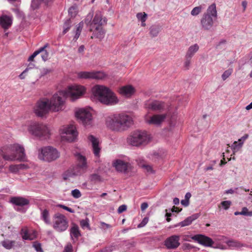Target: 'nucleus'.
<instances>
[{
  "label": "nucleus",
  "instance_id": "1",
  "mask_svg": "<svg viewBox=\"0 0 252 252\" xmlns=\"http://www.w3.org/2000/svg\"><path fill=\"white\" fill-rule=\"evenodd\" d=\"M85 92L84 87L80 85L69 86L66 90L58 91L50 99L39 101L37 102L34 113L40 117H44L50 110L57 112L64 108L66 98L70 97L72 101L78 98Z\"/></svg>",
  "mask_w": 252,
  "mask_h": 252
},
{
  "label": "nucleus",
  "instance_id": "2",
  "mask_svg": "<svg viewBox=\"0 0 252 252\" xmlns=\"http://www.w3.org/2000/svg\"><path fill=\"white\" fill-rule=\"evenodd\" d=\"M106 126L114 131H122L127 129L133 124L132 118L124 113L114 114L106 119Z\"/></svg>",
  "mask_w": 252,
  "mask_h": 252
},
{
  "label": "nucleus",
  "instance_id": "3",
  "mask_svg": "<svg viewBox=\"0 0 252 252\" xmlns=\"http://www.w3.org/2000/svg\"><path fill=\"white\" fill-rule=\"evenodd\" d=\"M92 93L94 97L105 105H114L118 101L114 93L108 88L104 86H94L92 88Z\"/></svg>",
  "mask_w": 252,
  "mask_h": 252
},
{
  "label": "nucleus",
  "instance_id": "4",
  "mask_svg": "<svg viewBox=\"0 0 252 252\" xmlns=\"http://www.w3.org/2000/svg\"><path fill=\"white\" fill-rule=\"evenodd\" d=\"M1 155L5 160L13 161L17 160L20 161L27 160L25 149L23 146L18 144L10 145L6 149L1 150Z\"/></svg>",
  "mask_w": 252,
  "mask_h": 252
},
{
  "label": "nucleus",
  "instance_id": "5",
  "mask_svg": "<svg viewBox=\"0 0 252 252\" xmlns=\"http://www.w3.org/2000/svg\"><path fill=\"white\" fill-rule=\"evenodd\" d=\"M217 17V12L215 3H213L207 8L201 19V25L204 30L211 29L214 24V20Z\"/></svg>",
  "mask_w": 252,
  "mask_h": 252
},
{
  "label": "nucleus",
  "instance_id": "6",
  "mask_svg": "<svg viewBox=\"0 0 252 252\" xmlns=\"http://www.w3.org/2000/svg\"><path fill=\"white\" fill-rule=\"evenodd\" d=\"M29 132L40 139H46L50 136L49 128L45 125L37 122L31 124L28 128Z\"/></svg>",
  "mask_w": 252,
  "mask_h": 252
},
{
  "label": "nucleus",
  "instance_id": "7",
  "mask_svg": "<svg viewBox=\"0 0 252 252\" xmlns=\"http://www.w3.org/2000/svg\"><path fill=\"white\" fill-rule=\"evenodd\" d=\"M149 140V137L146 132L140 130L133 131L127 138L128 143L132 146L136 147L147 144Z\"/></svg>",
  "mask_w": 252,
  "mask_h": 252
},
{
  "label": "nucleus",
  "instance_id": "8",
  "mask_svg": "<svg viewBox=\"0 0 252 252\" xmlns=\"http://www.w3.org/2000/svg\"><path fill=\"white\" fill-rule=\"evenodd\" d=\"M60 157V153L55 148L46 147L39 150L38 158L44 161L51 162L56 160Z\"/></svg>",
  "mask_w": 252,
  "mask_h": 252
},
{
  "label": "nucleus",
  "instance_id": "9",
  "mask_svg": "<svg viewBox=\"0 0 252 252\" xmlns=\"http://www.w3.org/2000/svg\"><path fill=\"white\" fill-rule=\"evenodd\" d=\"M53 227L57 232H62L67 229L68 221L64 215L56 213L53 216Z\"/></svg>",
  "mask_w": 252,
  "mask_h": 252
},
{
  "label": "nucleus",
  "instance_id": "10",
  "mask_svg": "<svg viewBox=\"0 0 252 252\" xmlns=\"http://www.w3.org/2000/svg\"><path fill=\"white\" fill-rule=\"evenodd\" d=\"M76 117L85 126H91L92 123V115L90 112L85 109H80L76 112Z\"/></svg>",
  "mask_w": 252,
  "mask_h": 252
},
{
  "label": "nucleus",
  "instance_id": "11",
  "mask_svg": "<svg viewBox=\"0 0 252 252\" xmlns=\"http://www.w3.org/2000/svg\"><path fill=\"white\" fill-rule=\"evenodd\" d=\"M10 202L12 204L18 206L17 208L15 207L16 210L22 213H25L26 211V210L23 208V207L28 205L30 203L28 199L20 196L11 197Z\"/></svg>",
  "mask_w": 252,
  "mask_h": 252
},
{
  "label": "nucleus",
  "instance_id": "12",
  "mask_svg": "<svg viewBox=\"0 0 252 252\" xmlns=\"http://www.w3.org/2000/svg\"><path fill=\"white\" fill-rule=\"evenodd\" d=\"M62 133L65 134V135L63 136V138L70 142L75 141L78 136V132L76 128L72 125L63 128Z\"/></svg>",
  "mask_w": 252,
  "mask_h": 252
},
{
  "label": "nucleus",
  "instance_id": "13",
  "mask_svg": "<svg viewBox=\"0 0 252 252\" xmlns=\"http://www.w3.org/2000/svg\"><path fill=\"white\" fill-rule=\"evenodd\" d=\"M191 238L205 247H212L214 243L211 238L202 234L195 235L192 236Z\"/></svg>",
  "mask_w": 252,
  "mask_h": 252
},
{
  "label": "nucleus",
  "instance_id": "14",
  "mask_svg": "<svg viewBox=\"0 0 252 252\" xmlns=\"http://www.w3.org/2000/svg\"><path fill=\"white\" fill-rule=\"evenodd\" d=\"M107 21V18L105 17H103L101 12L99 11H97L93 19L92 24L94 25V28H95L96 26L101 27L106 25Z\"/></svg>",
  "mask_w": 252,
  "mask_h": 252
},
{
  "label": "nucleus",
  "instance_id": "15",
  "mask_svg": "<svg viewBox=\"0 0 252 252\" xmlns=\"http://www.w3.org/2000/svg\"><path fill=\"white\" fill-rule=\"evenodd\" d=\"M164 245L168 249H176L180 245L179 237L172 235L166 239Z\"/></svg>",
  "mask_w": 252,
  "mask_h": 252
},
{
  "label": "nucleus",
  "instance_id": "16",
  "mask_svg": "<svg viewBox=\"0 0 252 252\" xmlns=\"http://www.w3.org/2000/svg\"><path fill=\"white\" fill-rule=\"evenodd\" d=\"M147 107L153 111L162 112L164 110L165 105L163 102L154 100L146 104Z\"/></svg>",
  "mask_w": 252,
  "mask_h": 252
},
{
  "label": "nucleus",
  "instance_id": "17",
  "mask_svg": "<svg viewBox=\"0 0 252 252\" xmlns=\"http://www.w3.org/2000/svg\"><path fill=\"white\" fill-rule=\"evenodd\" d=\"M166 117V114H156L151 117L147 122L149 124L159 126L164 121Z\"/></svg>",
  "mask_w": 252,
  "mask_h": 252
},
{
  "label": "nucleus",
  "instance_id": "18",
  "mask_svg": "<svg viewBox=\"0 0 252 252\" xmlns=\"http://www.w3.org/2000/svg\"><path fill=\"white\" fill-rule=\"evenodd\" d=\"M69 233L70 238L73 242L77 241L79 237L81 236L79 226L75 223H71V226L69 229Z\"/></svg>",
  "mask_w": 252,
  "mask_h": 252
},
{
  "label": "nucleus",
  "instance_id": "19",
  "mask_svg": "<svg viewBox=\"0 0 252 252\" xmlns=\"http://www.w3.org/2000/svg\"><path fill=\"white\" fill-rule=\"evenodd\" d=\"M88 140L91 142L93 149V152L95 156L99 157V153L100 151V148L99 147V140L97 138H95L93 135H90L88 136Z\"/></svg>",
  "mask_w": 252,
  "mask_h": 252
},
{
  "label": "nucleus",
  "instance_id": "20",
  "mask_svg": "<svg viewBox=\"0 0 252 252\" xmlns=\"http://www.w3.org/2000/svg\"><path fill=\"white\" fill-rule=\"evenodd\" d=\"M80 174L81 173L79 171L78 167L75 166L72 168H70L65 171L63 174V176L64 180H67L70 178L74 177L75 176L80 175Z\"/></svg>",
  "mask_w": 252,
  "mask_h": 252
},
{
  "label": "nucleus",
  "instance_id": "21",
  "mask_svg": "<svg viewBox=\"0 0 252 252\" xmlns=\"http://www.w3.org/2000/svg\"><path fill=\"white\" fill-rule=\"evenodd\" d=\"M113 164L119 172L126 173L128 168V163L121 159L116 160Z\"/></svg>",
  "mask_w": 252,
  "mask_h": 252
},
{
  "label": "nucleus",
  "instance_id": "22",
  "mask_svg": "<svg viewBox=\"0 0 252 252\" xmlns=\"http://www.w3.org/2000/svg\"><path fill=\"white\" fill-rule=\"evenodd\" d=\"M12 24V19L7 15H2L0 17V25L4 30L8 29Z\"/></svg>",
  "mask_w": 252,
  "mask_h": 252
},
{
  "label": "nucleus",
  "instance_id": "23",
  "mask_svg": "<svg viewBox=\"0 0 252 252\" xmlns=\"http://www.w3.org/2000/svg\"><path fill=\"white\" fill-rule=\"evenodd\" d=\"M2 246L6 250H11L15 247H20L21 245L14 240L5 239L1 242Z\"/></svg>",
  "mask_w": 252,
  "mask_h": 252
},
{
  "label": "nucleus",
  "instance_id": "24",
  "mask_svg": "<svg viewBox=\"0 0 252 252\" xmlns=\"http://www.w3.org/2000/svg\"><path fill=\"white\" fill-rule=\"evenodd\" d=\"M199 217V214H194L188 217L183 221L179 222L176 225V226H181V227H184L186 226H188L190 224L193 220H196Z\"/></svg>",
  "mask_w": 252,
  "mask_h": 252
},
{
  "label": "nucleus",
  "instance_id": "25",
  "mask_svg": "<svg viewBox=\"0 0 252 252\" xmlns=\"http://www.w3.org/2000/svg\"><path fill=\"white\" fill-rule=\"evenodd\" d=\"M119 93L125 96H130L134 93V88L132 86H126L120 89Z\"/></svg>",
  "mask_w": 252,
  "mask_h": 252
},
{
  "label": "nucleus",
  "instance_id": "26",
  "mask_svg": "<svg viewBox=\"0 0 252 252\" xmlns=\"http://www.w3.org/2000/svg\"><path fill=\"white\" fill-rule=\"evenodd\" d=\"M95 30L94 31L93 33V36H91L92 38L94 37H96L99 39H102L105 34V32L103 28L101 27H99L98 26H96L95 28H94Z\"/></svg>",
  "mask_w": 252,
  "mask_h": 252
},
{
  "label": "nucleus",
  "instance_id": "27",
  "mask_svg": "<svg viewBox=\"0 0 252 252\" xmlns=\"http://www.w3.org/2000/svg\"><path fill=\"white\" fill-rule=\"evenodd\" d=\"M199 48V46L197 44H194L193 45L190 46L187 51L186 55V58L191 59L195 53L198 51Z\"/></svg>",
  "mask_w": 252,
  "mask_h": 252
},
{
  "label": "nucleus",
  "instance_id": "28",
  "mask_svg": "<svg viewBox=\"0 0 252 252\" xmlns=\"http://www.w3.org/2000/svg\"><path fill=\"white\" fill-rule=\"evenodd\" d=\"M77 159L78 160V163L76 166L78 169L80 168H86L87 167V162L85 157L80 154L77 155Z\"/></svg>",
  "mask_w": 252,
  "mask_h": 252
},
{
  "label": "nucleus",
  "instance_id": "29",
  "mask_svg": "<svg viewBox=\"0 0 252 252\" xmlns=\"http://www.w3.org/2000/svg\"><path fill=\"white\" fill-rule=\"evenodd\" d=\"M41 216L40 218L44 222L47 224L51 223L49 218V212L47 209L42 210L40 209Z\"/></svg>",
  "mask_w": 252,
  "mask_h": 252
},
{
  "label": "nucleus",
  "instance_id": "30",
  "mask_svg": "<svg viewBox=\"0 0 252 252\" xmlns=\"http://www.w3.org/2000/svg\"><path fill=\"white\" fill-rule=\"evenodd\" d=\"M161 30V26L159 25H152L150 28V33L152 37H156Z\"/></svg>",
  "mask_w": 252,
  "mask_h": 252
},
{
  "label": "nucleus",
  "instance_id": "31",
  "mask_svg": "<svg viewBox=\"0 0 252 252\" xmlns=\"http://www.w3.org/2000/svg\"><path fill=\"white\" fill-rule=\"evenodd\" d=\"M89 180L93 184H96L102 181V177L98 174L93 173L89 176Z\"/></svg>",
  "mask_w": 252,
  "mask_h": 252
},
{
  "label": "nucleus",
  "instance_id": "32",
  "mask_svg": "<svg viewBox=\"0 0 252 252\" xmlns=\"http://www.w3.org/2000/svg\"><path fill=\"white\" fill-rule=\"evenodd\" d=\"M93 12H89L87 15L86 18L84 20V23L86 24L87 26H90V31L91 32L93 31L94 25H92V19L93 17Z\"/></svg>",
  "mask_w": 252,
  "mask_h": 252
},
{
  "label": "nucleus",
  "instance_id": "33",
  "mask_svg": "<svg viewBox=\"0 0 252 252\" xmlns=\"http://www.w3.org/2000/svg\"><path fill=\"white\" fill-rule=\"evenodd\" d=\"M227 244L229 247L237 249L240 248L242 247H246L247 245L241 243L240 242L234 240H229L227 242Z\"/></svg>",
  "mask_w": 252,
  "mask_h": 252
},
{
  "label": "nucleus",
  "instance_id": "34",
  "mask_svg": "<svg viewBox=\"0 0 252 252\" xmlns=\"http://www.w3.org/2000/svg\"><path fill=\"white\" fill-rule=\"evenodd\" d=\"M77 76L81 79H92L93 72L81 71L77 73Z\"/></svg>",
  "mask_w": 252,
  "mask_h": 252
},
{
  "label": "nucleus",
  "instance_id": "35",
  "mask_svg": "<svg viewBox=\"0 0 252 252\" xmlns=\"http://www.w3.org/2000/svg\"><path fill=\"white\" fill-rule=\"evenodd\" d=\"M48 46V44L46 43L45 45H44V46L40 47L38 50L35 51L29 57L28 59L29 61H32L33 60L34 58L39 54H40L42 51H43L44 49H45L46 47H47Z\"/></svg>",
  "mask_w": 252,
  "mask_h": 252
},
{
  "label": "nucleus",
  "instance_id": "36",
  "mask_svg": "<svg viewBox=\"0 0 252 252\" xmlns=\"http://www.w3.org/2000/svg\"><path fill=\"white\" fill-rule=\"evenodd\" d=\"M69 15L71 17H75L78 13V6L77 4H74L71 6L68 10Z\"/></svg>",
  "mask_w": 252,
  "mask_h": 252
},
{
  "label": "nucleus",
  "instance_id": "37",
  "mask_svg": "<svg viewBox=\"0 0 252 252\" xmlns=\"http://www.w3.org/2000/svg\"><path fill=\"white\" fill-rule=\"evenodd\" d=\"M106 76V74L101 71L93 72L92 79H103Z\"/></svg>",
  "mask_w": 252,
  "mask_h": 252
},
{
  "label": "nucleus",
  "instance_id": "38",
  "mask_svg": "<svg viewBox=\"0 0 252 252\" xmlns=\"http://www.w3.org/2000/svg\"><path fill=\"white\" fill-rule=\"evenodd\" d=\"M71 26V21L70 18L67 19L64 23L63 28V34H65L70 29Z\"/></svg>",
  "mask_w": 252,
  "mask_h": 252
},
{
  "label": "nucleus",
  "instance_id": "39",
  "mask_svg": "<svg viewBox=\"0 0 252 252\" xmlns=\"http://www.w3.org/2000/svg\"><path fill=\"white\" fill-rule=\"evenodd\" d=\"M243 146L242 142L235 141L231 145V148L233 152L235 153L238 152Z\"/></svg>",
  "mask_w": 252,
  "mask_h": 252
},
{
  "label": "nucleus",
  "instance_id": "40",
  "mask_svg": "<svg viewBox=\"0 0 252 252\" xmlns=\"http://www.w3.org/2000/svg\"><path fill=\"white\" fill-rule=\"evenodd\" d=\"M83 25H84V22L83 21H82L81 22H80L78 25H77V29H76V33H75V35L74 36V39H75V40H77L80 35V33H81V32L83 29Z\"/></svg>",
  "mask_w": 252,
  "mask_h": 252
},
{
  "label": "nucleus",
  "instance_id": "41",
  "mask_svg": "<svg viewBox=\"0 0 252 252\" xmlns=\"http://www.w3.org/2000/svg\"><path fill=\"white\" fill-rule=\"evenodd\" d=\"M21 234L22 235V239L24 240H32L33 239L29 234V232L27 229L22 228L21 229Z\"/></svg>",
  "mask_w": 252,
  "mask_h": 252
},
{
  "label": "nucleus",
  "instance_id": "42",
  "mask_svg": "<svg viewBox=\"0 0 252 252\" xmlns=\"http://www.w3.org/2000/svg\"><path fill=\"white\" fill-rule=\"evenodd\" d=\"M80 224L82 228L84 229L85 228H87L89 229H90L89 220L88 219L81 220L80 221Z\"/></svg>",
  "mask_w": 252,
  "mask_h": 252
},
{
  "label": "nucleus",
  "instance_id": "43",
  "mask_svg": "<svg viewBox=\"0 0 252 252\" xmlns=\"http://www.w3.org/2000/svg\"><path fill=\"white\" fill-rule=\"evenodd\" d=\"M233 72V69L231 68H229L228 69L225 70L221 75L222 79L224 81L227 78H228Z\"/></svg>",
  "mask_w": 252,
  "mask_h": 252
},
{
  "label": "nucleus",
  "instance_id": "44",
  "mask_svg": "<svg viewBox=\"0 0 252 252\" xmlns=\"http://www.w3.org/2000/svg\"><path fill=\"white\" fill-rule=\"evenodd\" d=\"M202 9V7L201 5L195 7L191 10V15L192 16H197L201 12Z\"/></svg>",
  "mask_w": 252,
  "mask_h": 252
},
{
  "label": "nucleus",
  "instance_id": "45",
  "mask_svg": "<svg viewBox=\"0 0 252 252\" xmlns=\"http://www.w3.org/2000/svg\"><path fill=\"white\" fill-rule=\"evenodd\" d=\"M136 16L138 20H140L142 23H143L145 22L146 20L147 14L145 13L143 14L142 13H138Z\"/></svg>",
  "mask_w": 252,
  "mask_h": 252
},
{
  "label": "nucleus",
  "instance_id": "46",
  "mask_svg": "<svg viewBox=\"0 0 252 252\" xmlns=\"http://www.w3.org/2000/svg\"><path fill=\"white\" fill-rule=\"evenodd\" d=\"M182 248L183 250L186 252H188L191 249H196V248L189 243H184L182 246Z\"/></svg>",
  "mask_w": 252,
  "mask_h": 252
},
{
  "label": "nucleus",
  "instance_id": "47",
  "mask_svg": "<svg viewBox=\"0 0 252 252\" xmlns=\"http://www.w3.org/2000/svg\"><path fill=\"white\" fill-rule=\"evenodd\" d=\"M40 0H32L31 7L33 10L38 8L39 5L40 4Z\"/></svg>",
  "mask_w": 252,
  "mask_h": 252
},
{
  "label": "nucleus",
  "instance_id": "48",
  "mask_svg": "<svg viewBox=\"0 0 252 252\" xmlns=\"http://www.w3.org/2000/svg\"><path fill=\"white\" fill-rule=\"evenodd\" d=\"M71 195L75 198H78L81 196V193L78 189H74L71 191Z\"/></svg>",
  "mask_w": 252,
  "mask_h": 252
},
{
  "label": "nucleus",
  "instance_id": "49",
  "mask_svg": "<svg viewBox=\"0 0 252 252\" xmlns=\"http://www.w3.org/2000/svg\"><path fill=\"white\" fill-rule=\"evenodd\" d=\"M231 202L229 200L223 201L221 202V205L224 210H227L230 206Z\"/></svg>",
  "mask_w": 252,
  "mask_h": 252
},
{
  "label": "nucleus",
  "instance_id": "50",
  "mask_svg": "<svg viewBox=\"0 0 252 252\" xmlns=\"http://www.w3.org/2000/svg\"><path fill=\"white\" fill-rule=\"evenodd\" d=\"M33 247L35 249V250H36V252H43L40 243H38L37 242H35L33 244Z\"/></svg>",
  "mask_w": 252,
  "mask_h": 252
},
{
  "label": "nucleus",
  "instance_id": "51",
  "mask_svg": "<svg viewBox=\"0 0 252 252\" xmlns=\"http://www.w3.org/2000/svg\"><path fill=\"white\" fill-rule=\"evenodd\" d=\"M58 207H59V208H62L70 213H74V210L72 209H71V208H69L66 206H65L64 205H63V204H58L57 205V206Z\"/></svg>",
  "mask_w": 252,
  "mask_h": 252
},
{
  "label": "nucleus",
  "instance_id": "52",
  "mask_svg": "<svg viewBox=\"0 0 252 252\" xmlns=\"http://www.w3.org/2000/svg\"><path fill=\"white\" fill-rule=\"evenodd\" d=\"M41 53V58L43 61L45 62L48 59L49 57V53L45 50V49H44L43 51H42Z\"/></svg>",
  "mask_w": 252,
  "mask_h": 252
},
{
  "label": "nucleus",
  "instance_id": "53",
  "mask_svg": "<svg viewBox=\"0 0 252 252\" xmlns=\"http://www.w3.org/2000/svg\"><path fill=\"white\" fill-rule=\"evenodd\" d=\"M115 249V246H111L109 247H106L105 248L101 250L99 252H112Z\"/></svg>",
  "mask_w": 252,
  "mask_h": 252
},
{
  "label": "nucleus",
  "instance_id": "54",
  "mask_svg": "<svg viewBox=\"0 0 252 252\" xmlns=\"http://www.w3.org/2000/svg\"><path fill=\"white\" fill-rule=\"evenodd\" d=\"M148 220H149L148 218L145 217L142 220L141 222L138 225L137 227L138 228H141V227L145 226L146 225V224L148 223Z\"/></svg>",
  "mask_w": 252,
  "mask_h": 252
},
{
  "label": "nucleus",
  "instance_id": "55",
  "mask_svg": "<svg viewBox=\"0 0 252 252\" xmlns=\"http://www.w3.org/2000/svg\"><path fill=\"white\" fill-rule=\"evenodd\" d=\"M53 70L50 68H43L41 70V75L45 76V75L52 72Z\"/></svg>",
  "mask_w": 252,
  "mask_h": 252
},
{
  "label": "nucleus",
  "instance_id": "56",
  "mask_svg": "<svg viewBox=\"0 0 252 252\" xmlns=\"http://www.w3.org/2000/svg\"><path fill=\"white\" fill-rule=\"evenodd\" d=\"M72 246L70 243H68L64 247L63 252H72Z\"/></svg>",
  "mask_w": 252,
  "mask_h": 252
},
{
  "label": "nucleus",
  "instance_id": "57",
  "mask_svg": "<svg viewBox=\"0 0 252 252\" xmlns=\"http://www.w3.org/2000/svg\"><path fill=\"white\" fill-rule=\"evenodd\" d=\"M142 167L149 173H152L154 172L151 166H150L149 165L143 164Z\"/></svg>",
  "mask_w": 252,
  "mask_h": 252
},
{
  "label": "nucleus",
  "instance_id": "58",
  "mask_svg": "<svg viewBox=\"0 0 252 252\" xmlns=\"http://www.w3.org/2000/svg\"><path fill=\"white\" fill-rule=\"evenodd\" d=\"M127 206L126 205H122L120 206L118 209L117 212L119 214H121L126 210Z\"/></svg>",
  "mask_w": 252,
  "mask_h": 252
},
{
  "label": "nucleus",
  "instance_id": "59",
  "mask_svg": "<svg viewBox=\"0 0 252 252\" xmlns=\"http://www.w3.org/2000/svg\"><path fill=\"white\" fill-rule=\"evenodd\" d=\"M100 228H102V229H108V228H111V225L109 224H107V223H106L104 222H100Z\"/></svg>",
  "mask_w": 252,
  "mask_h": 252
},
{
  "label": "nucleus",
  "instance_id": "60",
  "mask_svg": "<svg viewBox=\"0 0 252 252\" xmlns=\"http://www.w3.org/2000/svg\"><path fill=\"white\" fill-rule=\"evenodd\" d=\"M9 170L12 172H17L19 170L18 166L16 165H10L9 166Z\"/></svg>",
  "mask_w": 252,
  "mask_h": 252
},
{
  "label": "nucleus",
  "instance_id": "61",
  "mask_svg": "<svg viewBox=\"0 0 252 252\" xmlns=\"http://www.w3.org/2000/svg\"><path fill=\"white\" fill-rule=\"evenodd\" d=\"M167 210H165L166 214H165V217H166V220L168 222H169L171 220L170 217L172 216V214L171 212H168Z\"/></svg>",
  "mask_w": 252,
  "mask_h": 252
},
{
  "label": "nucleus",
  "instance_id": "62",
  "mask_svg": "<svg viewBox=\"0 0 252 252\" xmlns=\"http://www.w3.org/2000/svg\"><path fill=\"white\" fill-rule=\"evenodd\" d=\"M249 137V135L248 134H245L244 136H243L241 138L239 139L238 142H242V145H243L244 141Z\"/></svg>",
  "mask_w": 252,
  "mask_h": 252
},
{
  "label": "nucleus",
  "instance_id": "63",
  "mask_svg": "<svg viewBox=\"0 0 252 252\" xmlns=\"http://www.w3.org/2000/svg\"><path fill=\"white\" fill-rule=\"evenodd\" d=\"M190 60L191 58H186V61L184 63V65L185 67H186L187 69L189 68V66L190 63Z\"/></svg>",
  "mask_w": 252,
  "mask_h": 252
},
{
  "label": "nucleus",
  "instance_id": "64",
  "mask_svg": "<svg viewBox=\"0 0 252 252\" xmlns=\"http://www.w3.org/2000/svg\"><path fill=\"white\" fill-rule=\"evenodd\" d=\"M248 209L247 207H243L241 211L242 215L247 216Z\"/></svg>",
  "mask_w": 252,
  "mask_h": 252
}]
</instances>
